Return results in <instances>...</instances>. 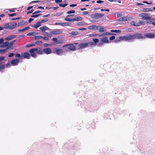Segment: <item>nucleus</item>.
Segmentation results:
<instances>
[{
	"label": "nucleus",
	"instance_id": "obj_35",
	"mask_svg": "<svg viewBox=\"0 0 155 155\" xmlns=\"http://www.w3.org/2000/svg\"><path fill=\"white\" fill-rule=\"evenodd\" d=\"M130 24L134 26H139V25L138 24L137 22H136L134 21H132L130 22Z\"/></svg>",
	"mask_w": 155,
	"mask_h": 155
},
{
	"label": "nucleus",
	"instance_id": "obj_8",
	"mask_svg": "<svg viewBox=\"0 0 155 155\" xmlns=\"http://www.w3.org/2000/svg\"><path fill=\"white\" fill-rule=\"evenodd\" d=\"M140 16L142 17V19L143 20L149 19L150 18V17L149 16V14L147 13L140 14Z\"/></svg>",
	"mask_w": 155,
	"mask_h": 155
},
{
	"label": "nucleus",
	"instance_id": "obj_1",
	"mask_svg": "<svg viewBox=\"0 0 155 155\" xmlns=\"http://www.w3.org/2000/svg\"><path fill=\"white\" fill-rule=\"evenodd\" d=\"M100 40L101 42L98 44V45L99 46L103 45L104 43H107L109 42L108 38L106 36H104L101 38Z\"/></svg>",
	"mask_w": 155,
	"mask_h": 155
},
{
	"label": "nucleus",
	"instance_id": "obj_41",
	"mask_svg": "<svg viewBox=\"0 0 155 155\" xmlns=\"http://www.w3.org/2000/svg\"><path fill=\"white\" fill-rule=\"evenodd\" d=\"M48 18H45V19L42 20H41L40 21V22H41V23H43L44 22H45L48 21Z\"/></svg>",
	"mask_w": 155,
	"mask_h": 155
},
{
	"label": "nucleus",
	"instance_id": "obj_57",
	"mask_svg": "<svg viewBox=\"0 0 155 155\" xmlns=\"http://www.w3.org/2000/svg\"><path fill=\"white\" fill-rule=\"evenodd\" d=\"M143 3H146L148 5H150L152 4V2H147V1H143Z\"/></svg>",
	"mask_w": 155,
	"mask_h": 155
},
{
	"label": "nucleus",
	"instance_id": "obj_17",
	"mask_svg": "<svg viewBox=\"0 0 155 155\" xmlns=\"http://www.w3.org/2000/svg\"><path fill=\"white\" fill-rule=\"evenodd\" d=\"M132 35L125 36V40L126 41L132 40L133 39Z\"/></svg>",
	"mask_w": 155,
	"mask_h": 155
},
{
	"label": "nucleus",
	"instance_id": "obj_63",
	"mask_svg": "<svg viewBox=\"0 0 155 155\" xmlns=\"http://www.w3.org/2000/svg\"><path fill=\"white\" fill-rule=\"evenodd\" d=\"M34 11V10L33 9H32L31 10V11H29L28 12L27 14H29L30 13H31L32 12H33Z\"/></svg>",
	"mask_w": 155,
	"mask_h": 155
},
{
	"label": "nucleus",
	"instance_id": "obj_7",
	"mask_svg": "<svg viewBox=\"0 0 155 155\" xmlns=\"http://www.w3.org/2000/svg\"><path fill=\"white\" fill-rule=\"evenodd\" d=\"M53 41L55 42L56 44H60L64 42V40L62 38H60L58 39L57 38H52Z\"/></svg>",
	"mask_w": 155,
	"mask_h": 155
},
{
	"label": "nucleus",
	"instance_id": "obj_24",
	"mask_svg": "<svg viewBox=\"0 0 155 155\" xmlns=\"http://www.w3.org/2000/svg\"><path fill=\"white\" fill-rule=\"evenodd\" d=\"M39 29L42 31H44L45 30H49V29L46 25H44L42 27H41Z\"/></svg>",
	"mask_w": 155,
	"mask_h": 155
},
{
	"label": "nucleus",
	"instance_id": "obj_16",
	"mask_svg": "<svg viewBox=\"0 0 155 155\" xmlns=\"http://www.w3.org/2000/svg\"><path fill=\"white\" fill-rule=\"evenodd\" d=\"M44 53L47 54H49L52 53L51 49L49 48H47L43 49Z\"/></svg>",
	"mask_w": 155,
	"mask_h": 155
},
{
	"label": "nucleus",
	"instance_id": "obj_5",
	"mask_svg": "<svg viewBox=\"0 0 155 155\" xmlns=\"http://www.w3.org/2000/svg\"><path fill=\"white\" fill-rule=\"evenodd\" d=\"M133 39H143L145 38V37L142 35L141 33L134 34L132 35Z\"/></svg>",
	"mask_w": 155,
	"mask_h": 155
},
{
	"label": "nucleus",
	"instance_id": "obj_3",
	"mask_svg": "<svg viewBox=\"0 0 155 155\" xmlns=\"http://www.w3.org/2000/svg\"><path fill=\"white\" fill-rule=\"evenodd\" d=\"M65 21H79L82 20V18L80 16L77 17L72 18H64Z\"/></svg>",
	"mask_w": 155,
	"mask_h": 155
},
{
	"label": "nucleus",
	"instance_id": "obj_11",
	"mask_svg": "<svg viewBox=\"0 0 155 155\" xmlns=\"http://www.w3.org/2000/svg\"><path fill=\"white\" fill-rule=\"evenodd\" d=\"M37 50L36 49L34 48L31 49L29 51L31 56L33 58H35L37 56L36 54L35 53V52L36 51L35 50Z\"/></svg>",
	"mask_w": 155,
	"mask_h": 155
},
{
	"label": "nucleus",
	"instance_id": "obj_2",
	"mask_svg": "<svg viewBox=\"0 0 155 155\" xmlns=\"http://www.w3.org/2000/svg\"><path fill=\"white\" fill-rule=\"evenodd\" d=\"M104 15L102 13H95L90 15L92 19H99L103 17Z\"/></svg>",
	"mask_w": 155,
	"mask_h": 155
},
{
	"label": "nucleus",
	"instance_id": "obj_49",
	"mask_svg": "<svg viewBox=\"0 0 155 155\" xmlns=\"http://www.w3.org/2000/svg\"><path fill=\"white\" fill-rule=\"evenodd\" d=\"M5 68V66L4 65H2L0 66V71L4 69Z\"/></svg>",
	"mask_w": 155,
	"mask_h": 155
},
{
	"label": "nucleus",
	"instance_id": "obj_20",
	"mask_svg": "<svg viewBox=\"0 0 155 155\" xmlns=\"http://www.w3.org/2000/svg\"><path fill=\"white\" fill-rule=\"evenodd\" d=\"M111 34L110 33L105 32L101 34H98L97 36L99 37H103L104 36H107L111 35Z\"/></svg>",
	"mask_w": 155,
	"mask_h": 155
},
{
	"label": "nucleus",
	"instance_id": "obj_33",
	"mask_svg": "<svg viewBox=\"0 0 155 155\" xmlns=\"http://www.w3.org/2000/svg\"><path fill=\"white\" fill-rule=\"evenodd\" d=\"M99 29V32H102L105 31V29L102 26H100Z\"/></svg>",
	"mask_w": 155,
	"mask_h": 155
},
{
	"label": "nucleus",
	"instance_id": "obj_48",
	"mask_svg": "<svg viewBox=\"0 0 155 155\" xmlns=\"http://www.w3.org/2000/svg\"><path fill=\"white\" fill-rule=\"evenodd\" d=\"M75 12L74 10H71L67 12V13L68 14H70L71 13H74Z\"/></svg>",
	"mask_w": 155,
	"mask_h": 155
},
{
	"label": "nucleus",
	"instance_id": "obj_40",
	"mask_svg": "<svg viewBox=\"0 0 155 155\" xmlns=\"http://www.w3.org/2000/svg\"><path fill=\"white\" fill-rule=\"evenodd\" d=\"M112 32L120 33L121 31L119 30H111L110 31Z\"/></svg>",
	"mask_w": 155,
	"mask_h": 155
},
{
	"label": "nucleus",
	"instance_id": "obj_62",
	"mask_svg": "<svg viewBox=\"0 0 155 155\" xmlns=\"http://www.w3.org/2000/svg\"><path fill=\"white\" fill-rule=\"evenodd\" d=\"M42 38L46 41L48 40L49 39V38L48 37H43Z\"/></svg>",
	"mask_w": 155,
	"mask_h": 155
},
{
	"label": "nucleus",
	"instance_id": "obj_42",
	"mask_svg": "<svg viewBox=\"0 0 155 155\" xmlns=\"http://www.w3.org/2000/svg\"><path fill=\"white\" fill-rule=\"evenodd\" d=\"M4 28L7 29L9 28V23H7L5 24V25Z\"/></svg>",
	"mask_w": 155,
	"mask_h": 155
},
{
	"label": "nucleus",
	"instance_id": "obj_32",
	"mask_svg": "<svg viewBox=\"0 0 155 155\" xmlns=\"http://www.w3.org/2000/svg\"><path fill=\"white\" fill-rule=\"evenodd\" d=\"M30 28L29 27H26L25 28H24L21 29H19L18 30V32H23L25 31H26L28 29H29Z\"/></svg>",
	"mask_w": 155,
	"mask_h": 155
},
{
	"label": "nucleus",
	"instance_id": "obj_31",
	"mask_svg": "<svg viewBox=\"0 0 155 155\" xmlns=\"http://www.w3.org/2000/svg\"><path fill=\"white\" fill-rule=\"evenodd\" d=\"M58 25L62 26H65L69 25L68 23H58Z\"/></svg>",
	"mask_w": 155,
	"mask_h": 155
},
{
	"label": "nucleus",
	"instance_id": "obj_19",
	"mask_svg": "<svg viewBox=\"0 0 155 155\" xmlns=\"http://www.w3.org/2000/svg\"><path fill=\"white\" fill-rule=\"evenodd\" d=\"M16 36L15 35H9L5 38V39L6 40L9 41L15 38Z\"/></svg>",
	"mask_w": 155,
	"mask_h": 155
},
{
	"label": "nucleus",
	"instance_id": "obj_54",
	"mask_svg": "<svg viewBox=\"0 0 155 155\" xmlns=\"http://www.w3.org/2000/svg\"><path fill=\"white\" fill-rule=\"evenodd\" d=\"M119 40L120 41L121 40H125V36H120L119 37Z\"/></svg>",
	"mask_w": 155,
	"mask_h": 155
},
{
	"label": "nucleus",
	"instance_id": "obj_47",
	"mask_svg": "<svg viewBox=\"0 0 155 155\" xmlns=\"http://www.w3.org/2000/svg\"><path fill=\"white\" fill-rule=\"evenodd\" d=\"M138 24L139 25V26L141 25H143L144 24V22L140 20L138 22H137Z\"/></svg>",
	"mask_w": 155,
	"mask_h": 155
},
{
	"label": "nucleus",
	"instance_id": "obj_29",
	"mask_svg": "<svg viewBox=\"0 0 155 155\" xmlns=\"http://www.w3.org/2000/svg\"><path fill=\"white\" fill-rule=\"evenodd\" d=\"M70 34L73 35H76L79 34V32L77 31H72L70 33Z\"/></svg>",
	"mask_w": 155,
	"mask_h": 155
},
{
	"label": "nucleus",
	"instance_id": "obj_44",
	"mask_svg": "<svg viewBox=\"0 0 155 155\" xmlns=\"http://www.w3.org/2000/svg\"><path fill=\"white\" fill-rule=\"evenodd\" d=\"M43 37L42 36H35V40H38L41 38H42Z\"/></svg>",
	"mask_w": 155,
	"mask_h": 155
},
{
	"label": "nucleus",
	"instance_id": "obj_4",
	"mask_svg": "<svg viewBox=\"0 0 155 155\" xmlns=\"http://www.w3.org/2000/svg\"><path fill=\"white\" fill-rule=\"evenodd\" d=\"M55 51L54 53L58 55H61L63 53H64L67 51L64 48H63V49L58 48H55Z\"/></svg>",
	"mask_w": 155,
	"mask_h": 155
},
{
	"label": "nucleus",
	"instance_id": "obj_59",
	"mask_svg": "<svg viewBox=\"0 0 155 155\" xmlns=\"http://www.w3.org/2000/svg\"><path fill=\"white\" fill-rule=\"evenodd\" d=\"M62 0H55V2L57 3H58L62 2Z\"/></svg>",
	"mask_w": 155,
	"mask_h": 155
},
{
	"label": "nucleus",
	"instance_id": "obj_12",
	"mask_svg": "<svg viewBox=\"0 0 155 155\" xmlns=\"http://www.w3.org/2000/svg\"><path fill=\"white\" fill-rule=\"evenodd\" d=\"M99 27L100 26L92 25L89 26L87 28L90 30H97L99 29Z\"/></svg>",
	"mask_w": 155,
	"mask_h": 155
},
{
	"label": "nucleus",
	"instance_id": "obj_30",
	"mask_svg": "<svg viewBox=\"0 0 155 155\" xmlns=\"http://www.w3.org/2000/svg\"><path fill=\"white\" fill-rule=\"evenodd\" d=\"M153 11L152 9L151 8H143V11L144 12H152Z\"/></svg>",
	"mask_w": 155,
	"mask_h": 155
},
{
	"label": "nucleus",
	"instance_id": "obj_50",
	"mask_svg": "<svg viewBox=\"0 0 155 155\" xmlns=\"http://www.w3.org/2000/svg\"><path fill=\"white\" fill-rule=\"evenodd\" d=\"M42 43V42L41 41H37L35 42V44L38 45H41Z\"/></svg>",
	"mask_w": 155,
	"mask_h": 155
},
{
	"label": "nucleus",
	"instance_id": "obj_39",
	"mask_svg": "<svg viewBox=\"0 0 155 155\" xmlns=\"http://www.w3.org/2000/svg\"><path fill=\"white\" fill-rule=\"evenodd\" d=\"M35 44L33 43H31V44H29V45H27L26 47L27 48H28V47H31V46H35Z\"/></svg>",
	"mask_w": 155,
	"mask_h": 155
},
{
	"label": "nucleus",
	"instance_id": "obj_46",
	"mask_svg": "<svg viewBox=\"0 0 155 155\" xmlns=\"http://www.w3.org/2000/svg\"><path fill=\"white\" fill-rule=\"evenodd\" d=\"M68 5V4L67 3H65L64 4H59V5L60 7H65L67 5Z\"/></svg>",
	"mask_w": 155,
	"mask_h": 155
},
{
	"label": "nucleus",
	"instance_id": "obj_18",
	"mask_svg": "<svg viewBox=\"0 0 155 155\" xmlns=\"http://www.w3.org/2000/svg\"><path fill=\"white\" fill-rule=\"evenodd\" d=\"M62 30L61 29H58L55 31H53L51 32L52 33L53 35H58L62 33Z\"/></svg>",
	"mask_w": 155,
	"mask_h": 155
},
{
	"label": "nucleus",
	"instance_id": "obj_14",
	"mask_svg": "<svg viewBox=\"0 0 155 155\" xmlns=\"http://www.w3.org/2000/svg\"><path fill=\"white\" fill-rule=\"evenodd\" d=\"M20 60L18 59H15L12 60L11 62V64L13 65H17L19 62Z\"/></svg>",
	"mask_w": 155,
	"mask_h": 155
},
{
	"label": "nucleus",
	"instance_id": "obj_55",
	"mask_svg": "<svg viewBox=\"0 0 155 155\" xmlns=\"http://www.w3.org/2000/svg\"><path fill=\"white\" fill-rule=\"evenodd\" d=\"M16 15V14L15 13L8 14V15H9V16H10V17H13L14 16Z\"/></svg>",
	"mask_w": 155,
	"mask_h": 155
},
{
	"label": "nucleus",
	"instance_id": "obj_38",
	"mask_svg": "<svg viewBox=\"0 0 155 155\" xmlns=\"http://www.w3.org/2000/svg\"><path fill=\"white\" fill-rule=\"evenodd\" d=\"M35 32H32L28 33L27 34V35L28 36H33L35 35Z\"/></svg>",
	"mask_w": 155,
	"mask_h": 155
},
{
	"label": "nucleus",
	"instance_id": "obj_64",
	"mask_svg": "<svg viewBox=\"0 0 155 155\" xmlns=\"http://www.w3.org/2000/svg\"><path fill=\"white\" fill-rule=\"evenodd\" d=\"M5 57H0V61L2 60H4L5 59Z\"/></svg>",
	"mask_w": 155,
	"mask_h": 155
},
{
	"label": "nucleus",
	"instance_id": "obj_26",
	"mask_svg": "<svg viewBox=\"0 0 155 155\" xmlns=\"http://www.w3.org/2000/svg\"><path fill=\"white\" fill-rule=\"evenodd\" d=\"M118 20L120 21H125L127 20V18L126 16H124L120 18Z\"/></svg>",
	"mask_w": 155,
	"mask_h": 155
},
{
	"label": "nucleus",
	"instance_id": "obj_22",
	"mask_svg": "<svg viewBox=\"0 0 155 155\" xmlns=\"http://www.w3.org/2000/svg\"><path fill=\"white\" fill-rule=\"evenodd\" d=\"M8 46L9 42L6 41L3 43L2 45H1L0 47L1 48H5V47H8L7 48H8V49L9 48H8Z\"/></svg>",
	"mask_w": 155,
	"mask_h": 155
},
{
	"label": "nucleus",
	"instance_id": "obj_51",
	"mask_svg": "<svg viewBox=\"0 0 155 155\" xmlns=\"http://www.w3.org/2000/svg\"><path fill=\"white\" fill-rule=\"evenodd\" d=\"M41 11L40 10H37L35 12L33 13V15L37 14L41 12Z\"/></svg>",
	"mask_w": 155,
	"mask_h": 155
},
{
	"label": "nucleus",
	"instance_id": "obj_15",
	"mask_svg": "<svg viewBox=\"0 0 155 155\" xmlns=\"http://www.w3.org/2000/svg\"><path fill=\"white\" fill-rule=\"evenodd\" d=\"M37 50H35L36 53L39 54H43L44 53L43 49L40 48H35Z\"/></svg>",
	"mask_w": 155,
	"mask_h": 155
},
{
	"label": "nucleus",
	"instance_id": "obj_37",
	"mask_svg": "<svg viewBox=\"0 0 155 155\" xmlns=\"http://www.w3.org/2000/svg\"><path fill=\"white\" fill-rule=\"evenodd\" d=\"M8 49V48H6L4 49H0V53L1 54H3L5 52L7 51V50Z\"/></svg>",
	"mask_w": 155,
	"mask_h": 155
},
{
	"label": "nucleus",
	"instance_id": "obj_43",
	"mask_svg": "<svg viewBox=\"0 0 155 155\" xmlns=\"http://www.w3.org/2000/svg\"><path fill=\"white\" fill-rule=\"evenodd\" d=\"M42 15V14H38L36 15H32L31 16V17L35 18H37L40 15Z\"/></svg>",
	"mask_w": 155,
	"mask_h": 155
},
{
	"label": "nucleus",
	"instance_id": "obj_25",
	"mask_svg": "<svg viewBox=\"0 0 155 155\" xmlns=\"http://www.w3.org/2000/svg\"><path fill=\"white\" fill-rule=\"evenodd\" d=\"M23 57L24 58H27V59H29L30 57L31 56V55L28 52H25L23 54Z\"/></svg>",
	"mask_w": 155,
	"mask_h": 155
},
{
	"label": "nucleus",
	"instance_id": "obj_58",
	"mask_svg": "<svg viewBox=\"0 0 155 155\" xmlns=\"http://www.w3.org/2000/svg\"><path fill=\"white\" fill-rule=\"evenodd\" d=\"M115 38V37L114 36H112L109 39L110 40H113Z\"/></svg>",
	"mask_w": 155,
	"mask_h": 155
},
{
	"label": "nucleus",
	"instance_id": "obj_27",
	"mask_svg": "<svg viewBox=\"0 0 155 155\" xmlns=\"http://www.w3.org/2000/svg\"><path fill=\"white\" fill-rule=\"evenodd\" d=\"M16 41V40H14L13 41H10V43L9 42L8 48H10L13 47L15 42Z\"/></svg>",
	"mask_w": 155,
	"mask_h": 155
},
{
	"label": "nucleus",
	"instance_id": "obj_45",
	"mask_svg": "<svg viewBox=\"0 0 155 155\" xmlns=\"http://www.w3.org/2000/svg\"><path fill=\"white\" fill-rule=\"evenodd\" d=\"M98 35V34H91L89 35V36L90 37H97Z\"/></svg>",
	"mask_w": 155,
	"mask_h": 155
},
{
	"label": "nucleus",
	"instance_id": "obj_61",
	"mask_svg": "<svg viewBox=\"0 0 155 155\" xmlns=\"http://www.w3.org/2000/svg\"><path fill=\"white\" fill-rule=\"evenodd\" d=\"M4 39L3 38L0 39V44H2L4 42Z\"/></svg>",
	"mask_w": 155,
	"mask_h": 155
},
{
	"label": "nucleus",
	"instance_id": "obj_28",
	"mask_svg": "<svg viewBox=\"0 0 155 155\" xmlns=\"http://www.w3.org/2000/svg\"><path fill=\"white\" fill-rule=\"evenodd\" d=\"M41 25V23L40 21L38 22L35 25L32 26L35 28H37Z\"/></svg>",
	"mask_w": 155,
	"mask_h": 155
},
{
	"label": "nucleus",
	"instance_id": "obj_13",
	"mask_svg": "<svg viewBox=\"0 0 155 155\" xmlns=\"http://www.w3.org/2000/svg\"><path fill=\"white\" fill-rule=\"evenodd\" d=\"M89 43H81L78 45L79 49H83L87 47Z\"/></svg>",
	"mask_w": 155,
	"mask_h": 155
},
{
	"label": "nucleus",
	"instance_id": "obj_53",
	"mask_svg": "<svg viewBox=\"0 0 155 155\" xmlns=\"http://www.w3.org/2000/svg\"><path fill=\"white\" fill-rule=\"evenodd\" d=\"M15 57H19L20 58H21L22 57L21 56V55L19 54H17L15 55Z\"/></svg>",
	"mask_w": 155,
	"mask_h": 155
},
{
	"label": "nucleus",
	"instance_id": "obj_21",
	"mask_svg": "<svg viewBox=\"0 0 155 155\" xmlns=\"http://www.w3.org/2000/svg\"><path fill=\"white\" fill-rule=\"evenodd\" d=\"M17 26V24L16 22H14L9 24V29H12L15 28Z\"/></svg>",
	"mask_w": 155,
	"mask_h": 155
},
{
	"label": "nucleus",
	"instance_id": "obj_23",
	"mask_svg": "<svg viewBox=\"0 0 155 155\" xmlns=\"http://www.w3.org/2000/svg\"><path fill=\"white\" fill-rule=\"evenodd\" d=\"M147 23L149 24H152L153 25L155 26V18L150 19Z\"/></svg>",
	"mask_w": 155,
	"mask_h": 155
},
{
	"label": "nucleus",
	"instance_id": "obj_60",
	"mask_svg": "<svg viewBox=\"0 0 155 155\" xmlns=\"http://www.w3.org/2000/svg\"><path fill=\"white\" fill-rule=\"evenodd\" d=\"M74 16V14L68 15H67V18H68V17L71 18V17H73Z\"/></svg>",
	"mask_w": 155,
	"mask_h": 155
},
{
	"label": "nucleus",
	"instance_id": "obj_6",
	"mask_svg": "<svg viewBox=\"0 0 155 155\" xmlns=\"http://www.w3.org/2000/svg\"><path fill=\"white\" fill-rule=\"evenodd\" d=\"M68 46V48L70 50L75 51L76 50V47L73 44H69L64 45L63 46V48H64V47Z\"/></svg>",
	"mask_w": 155,
	"mask_h": 155
},
{
	"label": "nucleus",
	"instance_id": "obj_10",
	"mask_svg": "<svg viewBox=\"0 0 155 155\" xmlns=\"http://www.w3.org/2000/svg\"><path fill=\"white\" fill-rule=\"evenodd\" d=\"M92 40L93 41H90L89 42V44L91 45H95L97 43H98L99 41V40L96 38H93Z\"/></svg>",
	"mask_w": 155,
	"mask_h": 155
},
{
	"label": "nucleus",
	"instance_id": "obj_9",
	"mask_svg": "<svg viewBox=\"0 0 155 155\" xmlns=\"http://www.w3.org/2000/svg\"><path fill=\"white\" fill-rule=\"evenodd\" d=\"M144 35L145 37L147 38H152L155 37L154 34L151 33H145Z\"/></svg>",
	"mask_w": 155,
	"mask_h": 155
},
{
	"label": "nucleus",
	"instance_id": "obj_56",
	"mask_svg": "<svg viewBox=\"0 0 155 155\" xmlns=\"http://www.w3.org/2000/svg\"><path fill=\"white\" fill-rule=\"evenodd\" d=\"M15 54L14 53H10L8 55L9 57H13Z\"/></svg>",
	"mask_w": 155,
	"mask_h": 155
},
{
	"label": "nucleus",
	"instance_id": "obj_36",
	"mask_svg": "<svg viewBox=\"0 0 155 155\" xmlns=\"http://www.w3.org/2000/svg\"><path fill=\"white\" fill-rule=\"evenodd\" d=\"M85 22L84 21H81L78 22L77 25L78 26H81L84 25Z\"/></svg>",
	"mask_w": 155,
	"mask_h": 155
},
{
	"label": "nucleus",
	"instance_id": "obj_34",
	"mask_svg": "<svg viewBox=\"0 0 155 155\" xmlns=\"http://www.w3.org/2000/svg\"><path fill=\"white\" fill-rule=\"evenodd\" d=\"M26 23V22L24 20L20 21L18 24V25L19 26H21L24 25Z\"/></svg>",
	"mask_w": 155,
	"mask_h": 155
},
{
	"label": "nucleus",
	"instance_id": "obj_52",
	"mask_svg": "<svg viewBox=\"0 0 155 155\" xmlns=\"http://www.w3.org/2000/svg\"><path fill=\"white\" fill-rule=\"evenodd\" d=\"M101 11H106L107 12H109V9H103V8H101Z\"/></svg>",
	"mask_w": 155,
	"mask_h": 155
}]
</instances>
